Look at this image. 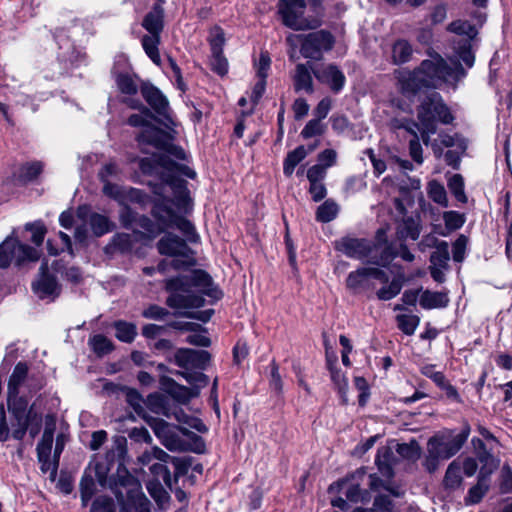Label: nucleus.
<instances>
[{
  "mask_svg": "<svg viewBox=\"0 0 512 512\" xmlns=\"http://www.w3.org/2000/svg\"><path fill=\"white\" fill-rule=\"evenodd\" d=\"M165 290L169 293L166 305L178 310L174 315L200 320L204 323L212 317L213 309L200 312H182L180 310L204 306L205 299L203 295L214 300H219L223 296L221 290L214 285L212 277L201 269L165 280Z\"/></svg>",
  "mask_w": 512,
  "mask_h": 512,
  "instance_id": "nucleus-1",
  "label": "nucleus"
},
{
  "mask_svg": "<svg viewBox=\"0 0 512 512\" xmlns=\"http://www.w3.org/2000/svg\"><path fill=\"white\" fill-rule=\"evenodd\" d=\"M395 72L403 95L410 98L423 93V99L441 83L455 84L465 76L463 66H417Z\"/></svg>",
  "mask_w": 512,
  "mask_h": 512,
  "instance_id": "nucleus-2",
  "label": "nucleus"
},
{
  "mask_svg": "<svg viewBox=\"0 0 512 512\" xmlns=\"http://www.w3.org/2000/svg\"><path fill=\"white\" fill-rule=\"evenodd\" d=\"M109 489L120 505L119 512H151V503L142 492L139 480L122 463L118 464L117 476L111 479Z\"/></svg>",
  "mask_w": 512,
  "mask_h": 512,
  "instance_id": "nucleus-3",
  "label": "nucleus"
},
{
  "mask_svg": "<svg viewBox=\"0 0 512 512\" xmlns=\"http://www.w3.org/2000/svg\"><path fill=\"white\" fill-rule=\"evenodd\" d=\"M417 119L420 123L421 139L427 146L430 143V135L437 131V121L450 124L454 120L449 108L444 104L442 97L436 91L430 92L422 99L417 111Z\"/></svg>",
  "mask_w": 512,
  "mask_h": 512,
  "instance_id": "nucleus-4",
  "label": "nucleus"
},
{
  "mask_svg": "<svg viewBox=\"0 0 512 512\" xmlns=\"http://www.w3.org/2000/svg\"><path fill=\"white\" fill-rule=\"evenodd\" d=\"M159 254L172 257L171 267L175 270L188 269L196 265L194 251L188 246L185 239L174 233L167 232L157 242Z\"/></svg>",
  "mask_w": 512,
  "mask_h": 512,
  "instance_id": "nucleus-5",
  "label": "nucleus"
},
{
  "mask_svg": "<svg viewBox=\"0 0 512 512\" xmlns=\"http://www.w3.org/2000/svg\"><path fill=\"white\" fill-rule=\"evenodd\" d=\"M305 0H280L279 12L283 23L293 30L315 29L320 21L311 16H305Z\"/></svg>",
  "mask_w": 512,
  "mask_h": 512,
  "instance_id": "nucleus-6",
  "label": "nucleus"
},
{
  "mask_svg": "<svg viewBox=\"0 0 512 512\" xmlns=\"http://www.w3.org/2000/svg\"><path fill=\"white\" fill-rule=\"evenodd\" d=\"M470 434V427L466 425L464 429L453 436L451 439H445L444 436H433L428 442L427 446L431 447L434 452H438L437 456L443 460H447L455 456L466 443Z\"/></svg>",
  "mask_w": 512,
  "mask_h": 512,
  "instance_id": "nucleus-7",
  "label": "nucleus"
},
{
  "mask_svg": "<svg viewBox=\"0 0 512 512\" xmlns=\"http://www.w3.org/2000/svg\"><path fill=\"white\" fill-rule=\"evenodd\" d=\"M334 37L325 30H319L306 35L301 44V54L305 58L319 60L322 54L332 49Z\"/></svg>",
  "mask_w": 512,
  "mask_h": 512,
  "instance_id": "nucleus-8",
  "label": "nucleus"
},
{
  "mask_svg": "<svg viewBox=\"0 0 512 512\" xmlns=\"http://www.w3.org/2000/svg\"><path fill=\"white\" fill-rule=\"evenodd\" d=\"M334 248L349 258L360 260L371 256L376 246L365 238L344 236L334 242Z\"/></svg>",
  "mask_w": 512,
  "mask_h": 512,
  "instance_id": "nucleus-9",
  "label": "nucleus"
},
{
  "mask_svg": "<svg viewBox=\"0 0 512 512\" xmlns=\"http://www.w3.org/2000/svg\"><path fill=\"white\" fill-rule=\"evenodd\" d=\"M210 360L211 354L206 350L179 348L174 354L175 364L184 370H205Z\"/></svg>",
  "mask_w": 512,
  "mask_h": 512,
  "instance_id": "nucleus-10",
  "label": "nucleus"
},
{
  "mask_svg": "<svg viewBox=\"0 0 512 512\" xmlns=\"http://www.w3.org/2000/svg\"><path fill=\"white\" fill-rule=\"evenodd\" d=\"M141 94L151 109L173 124L167 97L150 82H141Z\"/></svg>",
  "mask_w": 512,
  "mask_h": 512,
  "instance_id": "nucleus-11",
  "label": "nucleus"
},
{
  "mask_svg": "<svg viewBox=\"0 0 512 512\" xmlns=\"http://www.w3.org/2000/svg\"><path fill=\"white\" fill-rule=\"evenodd\" d=\"M34 293L40 298L53 299L60 294V286L56 277L49 273L47 263H42L39 269V278L32 283Z\"/></svg>",
  "mask_w": 512,
  "mask_h": 512,
  "instance_id": "nucleus-12",
  "label": "nucleus"
},
{
  "mask_svg": "<svg viewBox=\"0 0 512 512\" xmlns=\"http://www.w3.org/2000/svg\"><path fill=\"white\" fill-rule=\"evenodd\" d=\"M313 73L320 82L328 84L334 93L344 87L345 76L337 66H315Z\"/></svg>",
  "mask_w": 512,
  "mask_h": 512,
  "instance_id": "nucleus-13",
  "label": "nucleus"
},
{
  "mask_svg": "<svg viewBox=\"0 0 512 512\" xmlns=\"http://www.w3.org/2000/svg\"><path fill=\"white\" fill-rule=\"evenodd\" d=\"M162 180L164 184L170 186L172 189L175 205L178 208L186 209L191 203L187 182L172 174L164 175Z\"/></svg>",
  "mask_w": 512,
  "mask_h": 512,
  "instance_id": "nucleus-14",
  "label": "nucleus"
},
{
  "mask_svg": "<svg viewBox=\"0 0 512 512\" xmlns=\"http://www.w3.org/2000/svg\"><path fill=\"white\" fill-rule=\"evenodd\" d=\"M115 453L114 451H109L106 453L105 459L102 460H96L94 462H91L89 464V467L86 469L88 473L92 474L94 473L95 478L97 479V482L102 487H108L109 483L112 478L117 476V472L113 475H111L108 478V473L110 471V464L114 460Z\"/></svg>",
  "mask_w": 512,
  "mask_h": 512,
  "instance_id": "nucleus-15",
  "label": "nucleus"
},
{
  "mask_svg": "<svg viewBox=\"0 0 512 512\" xmlns=\"http://www.w3.org/2000/svg\"><path fill=\"white\" fill-rule=\"evenodd\" d=\"M168 134L152 124H148L137 136L139 145H151L158 149L167 148Z\"/></svg>",
  "mask_w": 512,
  "mask_h": 512,
  "instance_id": "nucleus-16",
  "label": "nucleus"
},
{
  "mask_svg": "<svg viewBox=\"0 0 512 512\" xmlns=\"http://www.w3.org/2000/svg\"><path fill=\"white\" fill-rule=\"evenodd\" d=\"M164 8L160 3H155L145 15L142 27L152 35H161L164 29Z\"/></svg>",
  "mask_w": 512,
  "mask_h": 512,
  "instance_id": "nucleus-17",
  "label": "nucleus"
},
{
  "mask_svg": "<svg viewBox=\"0 0 512 512\" xmlns=\"http://www.w3.org/2000/svg\"><path fill=\"white\" fill-rule=\"evenodd\" d=\"M475 442L476 440L473 439V443ZM477 444V460L482 464L479 475L490 478L491 474L498 468L499 460L487 450L481 439H477Z\"/></svg>",
  "mask_w": 512,
  "mask_h": 512,
  "instance_id": "nucleus-18",
  "label": "nucleus"
},
{
  "mask_svg": "<svg viewBox=\"0 0 512 512\" xmlns=\"http://www.w3.org/2000/svg\"><path fill=\"white\" fill-rule=\"evenodd\" d=\"M153 217L157 220L159 225L165 231L168 228L174 227V222L179 215L164 201H157L151 211Z\"/></svg>",
  "mask_w": 512,
  "mask_h": 512,
  "instance_id": "nucleus-19",
  "label": "nucleus"
},
{
  "mask_svg": "<svg viewBox=\"0 0 512 512\" xmlns=\"http://www.w3.org/2000/svg\"><path fill=\"white\" fill-rule=\"evenodd\" d=\"M209 44L211 53L216 64H227V59L223 55V46L225 44V33L219 26H215L210 30Z\"/></svg>",
  "mask_w": 512,
  "mask_h": 512,
  "instance_id": "nucleus-20",
  "label": "nucleus"
},
{
  "mask_svg": "<svg viewBox=\"0 0 512 512\" xmlns=\"http://www.w3.org/2000/svg\"><path fill=\"white\" fill-rule=\"evenodd\" d=\"M268 68L269 66H259V69L256 73L257 81L254 84L250 96V101L252 103V107L247 112H244L245 115H251L254 111L255 106L258 105L260 99L262 98L265 89H266V78L268 76Z\"/></svg>",
  "mask_w": 512,
  "mask_h": 512,
  "instance_id": "nucleus-21",
  "label": "nucleus"
},
{
  "mask_svg": "<svg viewBox=\"0 0 512 512\" xmlns=\"http://www.w3.org/2000/svg\"><path fill=\"white\" fill-rule=\"evenodd\" d=\"M28 375V366L25 362H18L12 374L9 377L8 387H7V395L11 397H16L19 394V388L24 383L25 379Z\"/></svg>",
  "mask_w": 512,
  "mask_h": 512,
  "instance_id": "nucleus-22",
  "label": "nucleus"
},
{
  "mask_svg": "<svg viewBox=\"0 0 512 512\" xmlns=\"http://www.w3.org/2000/svg\"><path fill=\"white\" fill-rule=\"evenodd\" d=\"M461 464L457 460H453L447 467L445 472L442 485L445 490L455 491L460 488L463 483V477L461 474Z\"/></svg>",
  "mask_w": 512,
  "mask_h": 512,
  "instance_id": "nucleus-23",
  "label": "nucleus"
},
{
  "mask_svg": "<svg viewBox=\"0 0 512 512\" xmlns=\"http://www.w3.org/2000/svg\"><path fill=\"white\" fill-rule=\"evenodd\" d=\"M370 272L368 267H362L349 273L346 286L354 293L369 288Z\"/></svg>",
  "mask_w": 512,
  "mask_h": 512,
  "instance_id": "nucleus-24",
  "label": "nucleus"
},
{
  "mask_svg": "<svg viewBox=\"0 0 512 512\" xmlns=\"http://www.w3.org/2000/svg\"><path fill=\"white\" fill-rule=\"evenodd\" d=\"M419 303L424 309L445 308L449 303V298L446 292L425 290L420 296Z\"/></svg>",
  "mask_w": 512,
  "mask_h": 512,
  "instance_id": "nucleus-25",
  "label": "nucleus"
},
{
  "mask_svg": "<svg viewBox=\"0 0 512 512\" xmlns=\"http://www.w3.org/2000/svg\"><path fill=\"white\" fill-rule=\"evenodd\" d=\"M115 81L119 91L128 96L136 95L141 82H143L137 75L129 73L118 74Z\"/></svg>",
  "mask_w": 512,
  "mask_h": 512,
  "instance_id": "nucleus-26",
  "label": "nucleus"
},
{
  "mask_svg": "<svg viewBox=\"0 0 512 512\" xmlns=\"http://www.w3.org/2000/svg\"><path fill=\"white\" fill-rule=\"evenodd\" d=\"M489 479L490 478L488 477L478 475L477 484L468 490V493L464 499L467 506L481 502L489 490Z\"/></svg>",
  "mask_w": 512,
  "mask_h": 512,
  "instance_id": "nucleus-27",
  "label": "nucleus"
},
{
  "mask_svg": "<svg viewBox=\"0 0 512 512\" xmlns=\"http://www.w3.org/2000/svg\"><path fill=\"white\" fill-rule=\"evenodd\" d=\"M132 249V240L131 236L126 233H117L115 234L110 243L106 245L104 248L105 253L114 254V253H127Z\"/></svg>",
  "mask_w": 512,
  "mask_h": 512,
  "instance_id": "nucleus-28",
  "label": "nucleus"
},
{
  "mask_svg": "<svg viewBox=\"0 0 512 512\" xmlns=\"http://www.w3.org/2000/svg\"><path fill=\"white\" fill-rule=\"evenodd\" d=\"M474 39H461L454 46L455 56L457 58V64L463 62L464 64H473L475 61Z\"/></svg>",
  "mask_w": 512,
  "mask_h": 512,
  "instance_id": "nucleus-29",
  "label": "nucleus"
},
{
  "mask_svg": "<svg viewBox=\"0 0 512 512\" xmlns=\"http://www.w3.org/2000/svg\"><path fill=\"white\" fill-rule=\"evenodd\" d=\"M150 496L154 499L160 509H165L170 501L169 493L164 489L160 480L153 479L146 484Z\"/></svg>",
  "mask_w": 512,
  "mask_h": 512,
  "instance_id": "nucleus-30",
  "label": "nucleus"
},
{
  "mask_svg": "<svg viewBox=\"0 0 512 512\" xmlns=\"http://www.w3.org/2000/svg\"><path fill=\"white\" fill-rule=\"evenodd\" d=\"M122 391L125 393L126 402L133 408L135 413L145 421L150 415L147 414L144 409L143 396L136 389L126 386L122 388Z\"/></svg>",
  "mask_w": 512,
  "mask_h": 512,
  "instance_id": "nucleus-31",
  "label": "nucleus"
},
{
  "mask_svg": "<svg viewBox=\"0 0 512 512\" xmlns=\"http://www.w3.org/2000/svg\"><path fill=\"white\" fill-rule=\"evenodd\" d=\"M308 151L303 145L298 146L294 150L288 152L283 163V173L285 176L290 177L295 167L306 158Z\"/></svg>",
  "mask_w": 512,
  "mask_h": 512,
  "instance_id": "nucleus-32",
  "label": "nucleus"
},
{
  "mask_svg": "<svg viewBox=\"0 0 512 512\" xmlns=\"http://www.w3.org/2000/svg\"><path fill=\"white\" fill-rule=\"evenodd\" d=\"M92 233L95 237H101L114 228V224L105 215L92 213L89 217V223Z\"/></svg>",
  "mask_w": 512,
  "mask_h": 512,
  "instance_id": "nucleus-33",
  "label": "nucleus"
},
{
  "mask_svg": "<svg viewBox=\"0 0 512 512\" xmlns=\"http://www.w3.org/2000/svg\"><path fill=\"white\" fill-rule=\"evenodd\" d=\"M435 251L430 255L431 267H442L444 269L449 268V245L446 241H439L435 246Z\"/></svg>",
  "mask_w": 512,
  "mask_h": 512,
  "instance_id": "nucleus-34",
  "label": "nucleus"
},
{
  "mask_svg": "<svg viewBox=\"0 0 512 512\" xmlns=\"http://www.w3.org/2000/svg\"><path fill=\"white\" fill-rule=\"evenodd\" d=\"M115 328V337L124 343H131L137 335L136 325L123 320L115 321L113 324Z\"/></svg>",
  "mask_w": 512,
  "mask_h": 512,
  "instance_id": "nucleus-35",
  "label": "nucleus"
},
{
  "mask_svg": "<svg viewBox=\"0 0 512 512\" xmlns=\"http://www.w3.org/2000/svg\"><path fill=\"white\" fill-rule=\"evenodd\" d=\"M413 48L406 40H398L392 48L394 64H405L412 60Z\"/></svg>",
  "mask_w": 512,
  "mask_h": 512,
  "instance_id": "nucleus-36",
  "label": "nucleus"
},
{
  "mask_svg": "<svg viewBox=\"0 0 512 512\" xmlns=\"http://www.w3.org/2000/svg\"><path fill=\"white\" fill-rule=\"evenodd\" d=\"M91 350L98 356L102 357L114 350L113 342L103 334H96L90 337L88 342Z\"/></svg>",
  "mask_w": 512,
  "mask_h": 512,
  "instance_id": "nucleus-37",
  "label": "nucleus"
},
{
  "mask_svg": "<svg viewBox=\"0 0 512 512\" xmlns=\"http://www.w3.org/2000/svg\"><path fill=\"white\" fill-rule=\"evenodd\" d=\"M7 406L9 412L13 415L17 422H25L27 415V401L20 397L19 394L16 397H9L7 395Z\"/></svg>",
  "mask_w": 512,
  "mask_h": 512,
  "instance_id": "nucleus-38",
  "label": "nucleus"
},
{
  "mask_svg": "<svg viewBox=\"0 0 512 512\" xmlns=\"http://www.w3.org/2000/svg\"><path fill=\"white\" fill-rule=\"evenodd\" d=\"M294 88L296 92L302 90L307 93L313 92V80L307 66H298L294 77Z\"/></svg>",
  "mask_w": 512,
  "mask_h": 512,
  "instance_id": "nucleus-39",
  "label": "nucleus"
},
{
  "mask_svg": "<svg viewBox=\"0 0 512 512\" xmlns=\"http://www.w3.org/2000/svg\"><path fill=\"white\" fill-rule=\"evenodd\" d=\"M79 487L82 506L86 507L96 492L93 475L85 471L80 480Z\"/></svg>",
  "mask_w": 512,
  "mask_h": 512,
  "instance_id": "nucleus-40",
  "label": "nucleus"
},
{
  "mask_svg": "<svg viewBox=\"0 0 512 512\" xmlns=\"http://www.w3.org/2000/svg\"><path fill=\"white\" fill-rule=\"evenodd\" d=\"M339 212V206L332 199H327L316 211V220L322 223H328L334 220Z\"/></svg>",
  "mask_w": 512,
  "mask_h": 512,
  "instance_id": "nucleus-41",
  "label": "nucleus"
},
{
  "mask_svg": "<svg viewBox=\"0 0 512 512\" xmlns=\"http://www.w3.org/2000/svg\"><path fill=\"white\" fill-rule=\"evenodd\" d=\"M17 240L6 238L0 244V268L5 269L9 267L11 261L16 258Z\"/></svg>",
  "mask_w": 512,
  "mask_h": 512,
  "instance_id": "nucleus-42",
  "label": "nucleus"
},
{
  "mask_svg": "<svg viewBox=\"0 0 512 512\" xmlns=\"http://www.w3.org/2000/svg\"><path fill=\"white\" fill-rule=\"evenodd\" d=\"M447 30L460 36H466L465 39H475L478 34V30L475 25H472L466 20H455L451 22L448 25Z\"/></svg>",
  "mask_w": 512,
  "mask_h": 512,
  "instance_id": "nucleus-43",
  "label": "nucleus"
},
{
  "mask_svg": "<svg viewBox=\"0 0 512 512\" xmlns=\"http://www.w3.org/2000/svg\"><path fill=\"white\" fill-rule=\"evenodd\" d=\"M401 238H410L412 240H417L420 235V225L417 220L413 217H407L403 220L402 225L397 229V236Z\"/></svg>",
  "mask_w": 512,
  "mask_h": 512,
  "instance_id": "nucleus-44",
  "label": "nucleus"
},
{
  "mask_svg": "<svg viewBox=\"0 0 512 512\" xmlns=\"http://www.w3.org/2000/svg\"><path fill=\"white\" fill-rule=\"evenodd\" d=\"M428 197L442 207L448 206L447 193L444 186L436 181L431 180L427 187Z\"/></svg>",
  "mask_w": 512,
  "mask_h": 512,
  "instance_id": "nucleus-45",
  "label": "nucleus"
},
{
  "mask_svg": "<svg viewBox=\"0 0 512 512\" xmlns=\"http://www.w3.org/2000/svg\"><path fill=\"white\" fill-rule=\"evenodd\" d=\"M402 286L403 278L402 276H397L393 278L387 286H384L377 291V297L382 301L393 299L401 292Z\"/></svg>",
  "mask_w": 512,
  "mask_h": 512,
  "instance_id": "nucleus-46",
  "label": "nucleus"
},
{
  "mask_svg": "<svg viewBox=\"0 0 512 512\" xmlns=\"http://www.w3.org/2000/svg\"><path fill=\"white\" fill-rule=\"evenodd\" d=\"M160 42V35H145L142 38V46L154 64L160 63V55L158 52V45Z\"/></svg>",
  "mask_w": 512,
  "mask_h": 512,
  "instance_id": "nucleus-47",
  "label": "nucleus"
},
{
  "mask_svg": "<svg viewBox=\"0 0 512 512\" xmlns=\"http://www.w3.org/2000/svg\"><path fill=\"white\" fill-rule=\"evenodd\" d=\"M145 422L151 427L156 437L162 441L174 428L165 420L149 416Z\"/></svg>",
  "mask_w": 512,
  "mask_h": 512,
  "instance_id": "nucleus-48",
  "label": "nucleus"
},
{
  "mask_svg": "<svg viewBox=\"0 0 512 512\" xmlns=\"http://www.w3.org/2000/svg\"><path fill=\"white\" fill-rule=\"evenodd\" d=\"M464 178L461 174H454L448 180V188L454 197L461 203H467L468 198L464 190Z\"/></svg>",
  "mask_w": 512,
  "mask_h": 512,
  "instance_id": "nucleus-49",
  "label": "nucleus"
},
{
  "mask_svg": "<svg viewBox=\"0 0 512 512\" xmlns=\"http://www.w3.org/2000/svg\"><path fill=\"white\" fill-rule=\"evenodd\" d=\"M137 226L143 229L144 234L148 239H154L162 232H164L163 227L159 225L158 222H154L149 217L144 215L139 217Z\"/></svg>",
  "mask_w": 512,
  "mask_h": 512,
  "instance_id": "nucleus-50",
  "label": "nucleus"
},
{
  "mask_svg": "<svg viewBox=\"0 0 512 512\" xmlns=\"http://www.w3.org/2000/svg\"><path fill=\"white\" fill-rule=\"evenodd\" d=\"M393 508V502L389 495L379 494L375 497L373 507L370 510L356 508L353 512H390Z\"/></svg>",
  "mask_w": 512,
  "mask_h": 512,
  "instance_id": "nucleus-51",
  "label": "nucleus"
},
{
  "mask_svg": "<svg viewBox=\"0 0 512 512\" xmlns=\"http://www.w3.org/2000/svg\"><path fill=\"white\" fill-rule=\"evenodd\" d=\"M174 227L179 229L183 235L186 237V242L196 243L199 239L198 234L196 233L195 226L182 216H178L176 221L174 222Z\"/></svg>",
  "mask_w": 512,
  "mask_h": 512,
  "instance_id": "nucleus-52",
  "label": "nucleus"
},
{
  "mask_svg": "<svg viewBox=\"0 0 512 512\" xmlns=\"http://www.w3.org/2000/svg\"><path fill=\"white\" fill-rule=\"evenodd\" d=\"M160 164L170 172L169 174L174 175L173 172H178L190 179L196 177V172L193 169L187 165L178 164L169 158H160Z\"/></svg>",
  "mask_w": 512,
  "mask_h": 512,
  "instance_id": "nucleus-53",
  "label": "nucleus"
},
{
  "mask_svg": "<svg viewBox=\"0 0 512 512\" xmlns=\"http://www.w3.org/2000/svg\"><path fill=\"white\" fill-rule=\"evenodd\" d=\"M398 256V251L392 245H386L379 256H372L370 262L375 265L386 267Z\"/></svg>",
  "mask_w": 512,
  "mask_h": 512,
  "instance_id": "nucleus-54",
  "label": "nucleus"
},
{
  "mask_svg": "<svg viewBox=\"0 0 512 512\" xmlns=\"http://www.w3.org/2000/svg\"><path fill=\"white\" fill-rule=\"evenodd\" d=\"M331 380L333 381L338 392L341 394L344 404L347 403L346 391L348 388L347 380L344 374L336 367H330Z\"/></svg>",
  "mask_w": 512,
  "mask_h": 512,
  "instance_id": "nucleus-55",
  "label": "nucleus"
},
{
  "mask_svg": "<svg viewBox=\"0 0 512 512\" xmlns=\"http://www.w3.org/2000/svg\"><path fill=\"white\" fill-rule=\"evenodd\" d=\"M25 423H27V431H29L30 436L35 438L41 429L42 416L33 410V406L27 412Z\"/></svg>",
  "mask_w": 512,
  "mask_h": 512,
  "instance_id": "nucleus-56",
  "label": "nucleus"
},
{
  "mask_svg": "<svg viewBox=\"0 0 512 512\" xmlns=\"http://www.w3.org/2000/svg\"><path fill=\"white\" fill-rule=\"evenodd\" d=\"M396 319L398 328L406 335H412L419 324V318L415 315H398Z\"/></svg>",
  "mask_w": 512,
  "mask_h": 512,
  "instance_id": "nucleus-57",
  "label": "nucleus"
},
{
  "mask_svg": "<svg viewBox=\"0 0 512 512\" xmlns=\"http://www.w3.org/2000/svg\"><path fill=\"white\" fill-rule=\"evenodd\" d=\"M140 215L132 210L128 205L121 203V209L119 211V220L122 226L126 229L132 228L133 224H138Z\"/></svg>",
  "mask_w": 512,
  "mask_h": 512,
  "instance_id": "nucleus-58",
  "label": "nucleus"
},
{
  "mask_svg": "<svg viewBox=\"0 0 512 512\" xmlns=\"http://www.w3.org/2000/svg\"><path fill=\"white\" fill-rule=\"evenodd\" d=\"M326 126L321 123L319 119H311L307 122L303 130L301 131V136L304 139H309L314 136H320L324 134Z\"/></svg>",
  "mask_w": 512,
  "mask_h": 512,
  "instance_id": "nucleus-59",
  "label": "nucleus"
},
{
  "mask_svg": "<svg viewBox=\"0 0 512 512\" xmlns=\"http://www.w3.org/2000/svg\"><path fill=\"white\" fill-rule=\"evenodd\" d=\"M42 170L41 162L26 163L21 167L19 176L24 181H32L38 177Z\"/></svg>",
  "mask_w": 512,
  "mask_h": 512,
  "instance_id": "nucleus-60",
  "label": "nucleus"
},
{
  "mask_svg": "<svg viewBox=\"0 0 512 512\" xmlns=\"http://www.w3.org/2000/svg\"><path fill=\"white\" fill-rule=\"evenodd\" d=\"M25 229L32 233L31 240L35 245H42L47 229L41 221L27 223Z\"/></svg>",
  "mask_w": 512,
  "mask_h": 512,
  "instance_id": "nucleus-61",
  "label": "nucleus"
},
{
  "mask_svg": "<svg viewBox=\"0 0 512 512\" xmlns=\"http://www.w3.org/2000/svg\"><path fill=\"white\" fill-rule=\"evenodd\" d=\"M443 220L445 222L446 228L450 231L460 229L464 225V222H465L464 215L460 214L457 211L444 212Z\"/></svg>",
  "mask_w": 512,
  "mask_h": 512,
  "instance_id": "nucleus-62",
  "label": "nucleus"
},
{
  "mask_svg": "<svg viewBox=\"0 0 512 512\" xmlns=\"http://www.w3.org/2000/svg\"><path fill=\"white\" fill-rule=\"evenodd\" d=\"M90 512H115V504L111 497L98 496L92 502Z\"/></svg>",
  "mask_w": 512,
  "mask_h": 512,
  "instance_id": "nucleus-63",
  "label": "nucleus"
},
{
  "mask_svg": "<svg viewBox=\"0 0 512 512\" xmlns=\"http://www.w3.org/2000/svg\"><path fill=\"white\" fill-rule=\"evenodd\" d=\"M499 489L502 494L512 493V469L508 464L502 466Z\"/></svg>",
  "mask_w": 512,
  "mask_h": 512,
  "instance_id": "nucleus-64",
  "label": "nucleus"
}]
</instances>
